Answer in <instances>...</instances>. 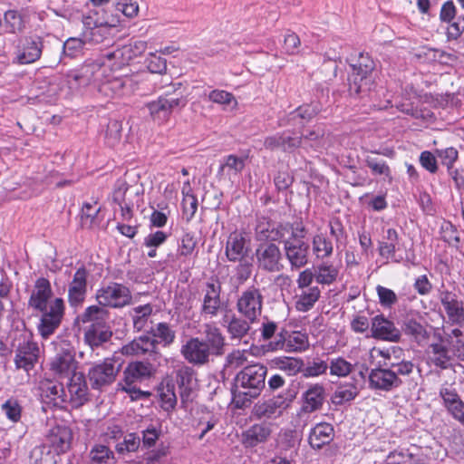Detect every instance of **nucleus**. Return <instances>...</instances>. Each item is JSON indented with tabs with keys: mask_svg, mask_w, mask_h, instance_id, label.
Wrapping results in <instances>:
<instances>
[{
	"mask_svg": "<svg viewBox=\"0 0 464 464\" xmlns=\"http://www.w3.org/2000/svg\"><path fill=\"white\" fill-rule=\"evenodd\" d=\"M267 368L261 363L244 366L234 379L232 395L235 406L238 409L247 407L256 399L266 386Z\"/></svg>",
	"mask_w": 464,
	"mask_h": 464,
	"instance_id": "obj_1",
	"label": "nucleus"
},
{
	"mask_svg": "<svg viewBox=\"0 0 464 464\" xmlns=\"http://www.w3.org/2000/svg\"><path fill=\"white\" fill-rule=\"evenodd\" d=\"M306 228L302 223H296L292 237L284 241L283 254L289 262L292 271L304 267L309 262L310 246L304 240Z\"/></svg>",
	"mask_w": 464,
	"mask_h": 464,
	"instance_id": "obj_2",
	"label": "nucleus"
},
{
	"mask_svg": "<svg viewBox=\"0 0 464 464\" xmlns=\"http://www.w3.org/2000/svg\"><path fill=\"white\" fill-rule=\"evenodd\" d=\"M353 71L348 77L349 92L358 95L370 91L373 84L372 72L374 62L368 55L360 53L355 63L351 64Z\"/></svg>",
	"mask_w": 464,
	"mask_h": 464,
	"instance_id": "obj_3",
	"label": "nucleus"
},
{
	"mask_svg": "<svg viewBox=\"0 0 464 464\" xmlns=\"http://www.w3.org/2000/svg\"><path fill=\"white\" fill-rule=\"evenodd\" d=\"M329 228L330 237L325 233L319 232L312 238V250L316 259L324 260L334 254V245L332 238L334 239L337 249L343 240L346 238L343 226L338 219L331 221Z\"/></svg>",
	"mask_w": 464,
	"mask_h": 464,
	"instance_id": "obj_4",
	"label": "nucleus"
},
{
	"mask_svg": "<svg viewBox=\"0 0 464 464\" xmlns=\"http://www.w3.org/2000/svg\"><path fill=\"white\" fill-rule=\"evenodd\" d=\"M41 314L37 325L39 334L48 339L60 327L65 314V304L63 298L56 297L42 309H34Z\"/></svg>",
	"mask_w": 464,
	"mask_h": 464,
	"instance_id": "obj_5",
	"label": "nucleus"
},
{
	"mask_svg": "<svg viewBox=\"0 0 464 464\" xmlns=\"http://www.w3.org/2000/svg\"><path fill=\"white\" fill-rule=\"evenodd\" d=\"M254 256L256 266L260 271L279 273L285 268L283 251L276 243H259L255 249Z\"/></svg>",
	"mask_w": 464,
	"mask_h": 464,
	"instance_id": "obj_6",
	"label": "nucleus"
},
{
	"mask_svg": "<svg viewBox=\"0 0 464 464\" xmlns=\"http://www.w3.org/2000/svg\"><path fill=\"white\" fill-rule=\"evenodd\" d=\"M263 301L261 290L251 285L242 291L238 296L236 309L241 316L257 322L263 311Z\"/></svg>",
	"mask_w": 464,
	"mask_h": 464,
	"instance_id": "obj_7",
	"label": "nucleus"
},
{
	"mask_svg": "<svg viewBox=\"0 0 464 464\" xmlns=\"http://www.w3.org/2000/svg\"><path fill=\"white\" fill-rule=\"evenodd\" d=\"M133 80L128 75L116 76L113 73H106L103 68V76L97 83L98 92L108 99L127 95L132 91Z\"/></svg>",
	"mask_w": 464,
	"mask_h": 464,
	"instance_id": "obj_8",
	"label": "nucleus"
},
{
	"mask_svg": "<svg viewBox=\"0 0 464 464\" xmlns=\"http://www.w3.org/2000/svg\"><path fill=\"white\" fill-rule=\"evenodd\" d=\"M96 300L106 308H122L131 304L132 296L130 288L126 285L111 283L97 290Z\"/></svg>",
	"mask_w": 464,
	"mask_h": 464,
	"instance_id": "obj_9",
	"label": "nucleus"
},
{
	"mask_svg": "<svg viewBox=\"0 0 464 464\" xmlns=\"http://www.w3.org/2000/svg\"><path fill=\"white\" fill-rule=\"evenodd\" d=\"M121 364L111 358H106L103 362L93 364L88 371V379L92 388L102 389L111 384L119 372Z\"/></svg>",
	"mask_w": 464,
	"mask_h": 464,
	"instance_id": "obj_10",
	"label": "nucleus"
},
{
	"mask_svg": "<svg viewBox=\"0 0 464 464\" xmlns=\"http://www.w3.org/2000/svg\"><path fill=\"white\" fill-rule=\"evenodd\" d=\"M40 349L29 334H23L15 349L14 364L17 369L32 370L38 361Z\"/></svg>",
	"mask_w": 464,
	"mask_h": 464,
	"instance_id": "obj_11",
	"label": "nucleus"
},
{
	"mask_svg": "<svg viewBox=\"0 0 464 464\" xmlns=\"http://www.w3.org/2000/svg\"><path fill=\"white\" fill-rule=\"evenodd\" d=\"M187 101L182 94L166 95L148 103V109L154 121L163 122L169 119L175 108L184 107Z\"/></svg>",
	"mask_w": 464,
	"mask_h": 464,
	"instance_id": "obj_12",
	"label": "nucleus"
},
{
	"mask_svg": "<svg viewBox=\"0 0 464 464\" xmlns=\"http://www.w3.org/2000/svg\"><path fill=\"white\" fill-rule=\"evenodd\" d=\"M43 48V39L39 36H25L20 39L15 53L17 63L29 64L38 61L42 55Z\"/></svg>",
	"mask_w": 464,
	"mask_h": 464,
	"instance_id": "obj_13",
	"label": "nucleus"
},
{
	"mask_svg": "<svg viewBox=\"0 0 464 464\" xmlns=\"http://www.w3.org/2000/svg\"><path fill=\"white\" fill-rule=\"evenodd\" d=\"M438 297L443 305L451 325L461 326L464 324V304L458 295L447 289H439Z\"/></svg>",
	"mask_w": 464,
	"mask_h": 464,
	"instance_id": "obj_14",
	"label": "nucleus"
},
{
	"mask_svg": "<svg viewBox=\"0 0 464 464\" xmlns=\"http://www.w3.org/2000/svg\"><path fill=\"white\" fill-rule=\"evenodd\" d=\"M222 306L221 284L218 281H209L206 284L200 314L205 318H215Z\"/></svg>",
	"mask_w": 464,
	"mask_h": 464,
	"instance_id": "obj_15",
	"label": "nucleus"
},
{
	"mask_svg": "<svg viewBox=\"0 0 464 464\" xmlns=\"http://www.w3.org/2000/svg\"><path fill=\"white\" fill-rule=\"evenodd\" d=\"M326 400V391L323 384L314 383L307 387L301 395L302 405L299 416L319 411L323 409Z\"/></svg>",
	"mask_w": 464,
	"mask_h": 464,
	"instance_id": "obj_16",
	"label": "nucleus"
},
{
	"mask_svg": "<svg viewBox=\"0 0 464 464\" xmlns=\"http://www.w3.org/2000/svg\"><path fill=\"white\" fill-rule=\"evenodd\" d=\"M180 353L186 361L197 366L205 365L214 359L199 337L189 338L182 345Z\"/></svg>",
	"mask_w": 464,
	"mask_h": 464,
	"instance_id": "obj_17",
	"label": "nucleus"
},
{
	"mask_svg": "<svg viewBox=\"0 0 464 464\" xmlns=\"http://www.w3.org/2000/svg\"><path fill=\"white\" fill-rule=\"evenodd\" d=\"M103 68L98 63H89L68 73V82L72 87L87 86L93 82L97 87L100 78L103 76Z\"/></svg>",
	"mask_w": 464,
	"mask_h": 464,
	"instance_id": "obj_18",
	"label": "nucleus"
},
{
	"mask_svg": "<svg viewBox=\"0 0 464 464\" xmlns=\"http://www.w3.org/2000/svg\"><path fill=\"white\" fill-rule=\"evenodd\" d=\"M214 358L221 357L226 351V337L214 323L203 325V337L200 338Z\"/></svg>",
	"mask_w": 464,
	"mask_h": 464,
	"instance_id": "obj_19",
	"label": "nucleus"
},
{
	"mask_svg": "<svg viewBox=\"0 0 464 464\" xmlns=\"http://www.w3.org/2000/svg\"><path fill=\"white\" fill-rule=\"evenodd\" d=\"M403 383L392 371L385 367L372 369L369 373V385L372 390L391 392L398 389Z\"/></svg>",
	"mask_w": 464,
	"mask_h": 464,
	"instance_id": "obj_20",
	"label": "nucleus"
},
{
	"mask_svg": "<svg viewBox=\"0 0 464 464\" xmlns=\"http://www.w3.org/2000/svg\"><path fill=\"white\" fill-rule=\"evenodd\" d=\"M39 389L42 401L46 405L63 408V404L68 401V394L60 382L44 380L40 382Z\"/></svg>",
	"mask_w": 464,
	"mask_h": 464,
	"instance_id": "obj_21",
	"label": "nucleus"
},
{
	"mask_svg": "<svg viewBox=\"0 0 464 464\" xmlns=\"http://www.w3.org/2000/svg\"><path fill=\"white\" fill-rule=\"evenodd\" d=\"M72 432L65 425H56L51 428L46 435L45 444L57 455L69 450L72 445Z\"/></svg>",
	"mask_w": 464,
	"mask_h": 464,
	"instance_id": "obj_22",
	"label": "nucleus"
},
{
	"mask_svg": "<svg viewBox=\"0 0 464 464\" xmlns=\"http://www.w3.org/2000/svg\"><path fill=\"white\" fill-rule=\"evenodd\" d=\"M250 247L246 237L240 232L234 231L227 237L225 255L228 261L237 263V260L248 258Z\"/></svg>",
	"mask_w": 464,
	"mask_h": 464,
	"instance_id": "obj_23",
	"label": "nucleus"
},
{
	"mask_svg": "<svg viewBox=\"0 0 464 464\" xmlns=\"http://www.w3.org/2000/svg\"><path fill=\"white\" fill-rule=\"evenodd\" d=\"M88 272L82 266L76 270L68 286V303L72 307L80 306L87 293Z\"/></svg>",
	"mask_w": 464,
	"mask_h": 464,
	"instance_id": "obj_24",
	"label": "nucleus"
},
{
	"mask_svg": "<svg viewBox=\"0 0 464 464\" xmlns=\"http://www.w3.org/2000/svg\"><path fill=\"white\" fill-rule=\"evenodd\" d=\"M77 368L74 355L69 350H62L55 354L50 362V370L58 378H70Z\"/></svg>",
	"mask_w": 464,
	"mask_h": 464,
	"instance_id": "obj_25",
	"label": "nucleus"
},
{
	"mask_svg": "<svg viewBox=\"0 0 464 464\" xmlns=\"http://www.w3.org/2000/svg\"><path fill=\"white\" fill-rule=\"evenodd\" d=\"M273 432V423L263 421L250 426L242 433V442L246 448H254L266 443Z\"/></svg>",
	"mask_w": 464,
	"mask_h": 464,
	"instance_id": "obj_26",
	"label": "nucleus"
},
{
	"mask_svg": "<svg viewBox=\"0 0 464 464\" xmlns=\"http://www.w3.org/2000/svg\"><path fill=\"white\" fill-rule=\"evenodd\" d=\"M372 337L389 342H398L401 338V331L394 323L385 318L382 314L372 318L371 324Z\"/></svg>",
	"mask_w": 464,
	"mask_h": 464,
	"instance_id": "obj_27",
	"label": "nucleus"
},
{
	"mask_svg": "<svg viewBox=\"0 0 464 464\" xmlns=\"http://www.w3.org/2000/svg\"><path fill=\"white\" fill-rule=\"evenodd\" d=\"M275 343H270L271 350H285V352H304L309 346L308 337L301 332H293L286 338L280 334Z\"/></svg>",
	"mask_w": 464,
	"mask_h": 464,
	"instance_id": "obj_28",
	"label": "nucleus"
},
{
	"mask_svg": "<svg viewBox=\"0 0 464 464\" xmlns=\"http://www.w3.org/2000/svg\"><path fill=\"white\" fill-rule=\"evenodd\" d=\"M53 296V289L50 281L45 277H38L32 289L28 306L32 309H42L50 303Z\"/></svg>",
	"mask_w": 464,
	"mask_h": 464,
	"instance_id": "obj_29",
	"label": "nucleus"
},
{
	"mask_svg": "<svg viewBox=\"0 0 464 464\" xmlns=\"http://www.w3.org/2000/svg\"><path fill=\"white\" fill-rule=\"evenodd\" d=\"M153 374L152 365L149 362H133L123 371V378L119 384H137L150 379Z\"/></svg>",
	"mask_w": 464,
	"mask_h": 464,
	"instance_id": "obj_30",
	"label": "nucleus"
},
{
	"mask_svg": "<svg viewBox=\"0 0 464 464\" xmlns=\"http://www.w3.org/2000/svg\"><path fill=\"white\" fill-rule=\"evenodd\" d=\"M87 392L84 375L81 372L72 374L68 382V401L72 407H80L87 401Z\"/></svg>",
	"mask_w": 464,
	"mask_h": 464,
	"instance_id": "obj_31",
	"label": "nucleus"
},
{
	"mask_svg": "<svg viewBox=\"0 0 464 464\" xmlns=\"http://www.w3.org/2000/svg\"><path fill=\"white\" fill-rule=\"evenodd\" d=\"M224 325L231 340H242L251 330V325L256 322L243 316L232 314L223 318Z\"/></svg>",
	"mask_w": 464,
	"mask_h": 464,
	"instance_id": "obj_32",
	"label": "nucleus"
},
{
	"mask_svg": "<svg viewBox=\"0 0 464 464\" xmlns=\"http://www.w3.org/2000/svg\"><path fill=\"white\" fill-rule=\"evenodd\" d=\"M284 410V401L281 398H273L256 403L252 414L258 420H273L280 417Z\"/></svg>",
	"mask_w": 464,
	"mask_h": 464,
	"instance_id": "obj_33",
	"label": "nucleus"
},
{
	"mask_svg": "<svg viewBox=\"0 0 464 464\" xmlns=\"http://www.w3.org/2000/svg\"><path fill=\"white\" fill-rule=\"evenodd\" d=\"M78 320L82 324L90 323L89 326H110V312L100 304L90 305L78 316Z\"/></svg>",
	"mask_w": 464,
	"mask_h": 464,
	"instance_id": "obj_34",
	"label": "nucleus"
},
{
	"mask_svg": "<svg viewBox=\"0 0 464 464\" xmlns=\"http://www.w3.org/2000/svg\"><path fill=\"white\" fill-rule=\"evenodd\" d=\"M176 381L179 385V397L182 403L192 400L196 386L194 372L189 367H183L177 372Z\"/></svg>",
	"mask_w": 464,
	"mask_h": 464,
	"instance_id": "obj_35",
	"label": "nucleus"
},
{
	"mask_svg": "<svg viewBox=\"0 0 464 464\" xmlns=\"http://www.w3.org/2000/svg\"><path fill=\"white\" fill-rule=\"evenodd\" d=\"M334 438V430L332 424L322 422L316 424L310 431L309 444L313 449L320 450L329 444Z\"/></svg>",
	"mask_w": 464,
	"mask_h": 464,
	"instance_id": "obj_36",
	"label": "nucleus"
},
{
	"mask_svg": "<svg viewBox=\"0 0 464 464\" xmlns=\"http://www.w3.org/2000/svg\"><path fill=\"white\" fill-rule=\"evenodd\" d=\"M158 341L150 335H141L130 343L123 346V353L128 355H144L149 353H156Z\"/></svg>",
	"mask_w": 464,
	"mask_h": 464,
	"instance_id": "obj_37",
	"label": "nucleus"
},
{
	"mask_svg": "<svg viewBox=\"0 0 464 464\" xmlns=\"http://www.w3.org/2000/svg\"><path fill=\"white\" fill-rule=\"evenodd\" d=\"M245 161V158L234 154L224 157L218 170V177L231 179L232 177L238 176L246 166Z\"/></svg>",
	"mask_w": 464,
	"mask_h": 464,
	"instance_id": "obj_38",
	"label": "nucleus"
},
{
	"mask_svg": "<svg viewBox=\"0 0 464 464\" xmlns=\"http://www.w3.org/2000/svg\"><path fill=\"white\" fill-rule=\"evenodd\" d=\"M379 255L389 260L399 262L400 259L396 258V251L399 249V234L394 228H388L386 234L378 244Z\"/></svg>",
	"mask_w": 464,
	"mask_h": 464,
	"instance_id": "obj_39",
	"label": "nucleus"
},
{
	"mask_svg": "<svg viewBox=\"0 0 464 464\" xmlns=\"http://www.w3.org/2000/svg\"><path fill=\"white\" fill-rule=\"evenodd\" d=\"M321 290L317 285L309 289H298L295 295V308L298 312L305 313L310 311L319 300Z\"/></svg>",
	"mask_w": 464,
	"mask_h": 464,
	"instance_id": "obj_40",
	"label": "nucleus"
},
{
	"mask_svg": "<svg viewBox=\"0 0 464 464\" xmlns=\"http://www.w3.org/2000/svg\"><path fill=\"white\" fill-rule=\"evenodd\" d=\"M112 331L110 326H89L84 333V341L93 349L110 341Z\"/></svg>",
	"mask_w": 464,
	"mask_h": 464,
	"instance_id": "obj_41",
	"label": "nucleus"
},
{
	"mask_svg": "<svg viewBox=\"0 0 464 464\" xmlns=\"http://www.w3.org/2000/svg\"><path fill=\"white\" fill-rule=\"evenodd\" d=\"M428 355L430 362L436 367L447 369L450 365V350L442 343H431L428 349Z\"/></svg>",
	"mask_w": 464,
	"mask_h": 464,
	"instance_id": "obj_42",
	"label": "nucleus"
},
{
	"mask_svg": "<svg viewBox=\"0 0 464 464\" xmlns=\"http://www.w3.org/2000/svg\"><path fill=\"white\" fill-rule=\"evenodd\" d=\"M315 281L321 285H330L336 281L339 275V268L334 264L322 260L318 266L314 267Z\"/></svg>",
	"mask_w": 464,
	"mask_h": 464,
	"instance_id": "obj_43",
	"label": "nucleus"
},
{
	"mask_svg": "<svg viewBox=\"0 0 464 464\" xmlns=\"http://www.w3.org/2000/svg\"><path fill=\"white\" fill-rule=\"evenodd\" d=\"M58 455L45 443L34 447L30 454L31 464H56Z\"/></svg>",
	"mask_w": 464,
	"mask_h": 464,
	"instance_id": "obj_44",
	"label": "nucleus"
},
{
	"mask_svg": "<svg viewBox=\"0 0 464 464\" xmlns=\"http://www.w3.org/2000/svg\"><path fill=\"white\" fill-rule=\"evenodd\" d=\"M150 334L158 341V345L169 346L176 338V332L167 323H159L151 327Z\"/></svg>",
	"mask_w": 464,
	"mask_h": 464,
	"instance_id": "obj_45",
	"label": "nucleus"
},
{
	"mask_svg": "<svg viewBox=\"0 0 464 464\" xmlns=\"http://www.w3.org/2000/svg\"><path fill=\"white\" fill-rule=\"evenodd\" d=\"M152 312L153 307L150 304L138 305L132 308L130 314L132 318L133 328L138 332L142 331L146 327Z\"/></svg>",
	"mask_w": 464,
	"mask_h": 464,
	"instance_id": "obj_46",
	"label": "nucleus"
},
{
	"mask_svg": "<svg viewBox=\"0 0 464 464\" xmlns=\"http://www.w3.org/2000/svg\"><path fill=\"white\" fill-rule=\"evenodd\" d=\"M91 464H110L114 460L113 451L106 445L94 444L89 452Z\"/></svg>",
	"mask_w": 464,
	"mask_h": 464,
	"instance_id": "obj_47",
	"label": "nucleus"
},
{
	"mask_svg": "<svg viewBox=\"0 0 464 464\" xmlns=\"http://www.w3.org/2000/svg\"><path fill=\"white\" fill-rule=\"evenodd\" d=\"M328 366L330 374L339 378L349 376L355 368V364H353L342 356L331 358L328 362Z\"/></svg>",
	"mask_w": 464,
	"mask_h": 464,
	"instance_id": "obj_48",
	"label": "nucleus"
},
{
	"mask_svg": "<svg viewBox=\"0 0 464 464\" xmlns=\"http://www.w3.org/2000/svg\"><path fill=\"white\" fill-rule=\"evenodd\" d=\"M359 390L356 385L348 383L340 385L333 394L332 401L335 405H342L344 402L351 401L356 398Z\"/></svg>",
	"mask_w": 464,
	"mask_h": 464,
	"instance_id": "obj_49",
	"label": "nucleus"
},
{
	"mask_svg": "<svg viewBox=\"0 0 464 464\" xmlns=\"http://www.w3.org/2000/svg\"><path fill=\"white\" fill-rule=\"evenodd\" d=\"M159 392L161 408L166 411L174 410L177 404V395L175 392L174 383L167 382L160 388Z\"/></svg>",
	"mask_w": 464,
	"mask_h": 464,
	"instance_id": "obj_50",
	"label": "nucleus"
},
{
	"mask_svg": "<svg viewBox=\"0 0 464 464\" xmlns=\"http://www.w3.org/2000/svg\"><path fill=\"white\" fill-rule=\"evenodd\" d=\"M274 362L278 369L284 371L289 376L302 372L303 367L304 366L302 359L293 357L276 358Z\"/></svg>",
	"mask_w": 464,
	"mask_h": 464,
	"instance_id": "obj_51",
	"label": "nucleus"
},
{
	"mask_svg": "<svg viewBox=\"0 0 464 464\" xmlns=\"http://www.w3.org/2000/svg\"><path fill=\"white\" fill-rule=\"evenodd\" d=\"M98 201L92 199V202H85L82 208V222L83 226L92 227L98 225V215L101 208H96Z\"/></svg>",
	"mask_w": 464,
	"mask_h": 464,
	"instance_id": "obj_52",
	"label": "nucleus"
},
{
	"mask_svg": "<svg viewBox=\"0 0 464 464\" xmlns=\"http://www.w3.org/2000/svg\"><path fill=\"white\" fill-rule=\"evenodd\" d=\"M378 354L383 358L382 366L390 368V363H399L401 361L406 360L404 351L399 346H392L387 349H379Z\"/></svg>",
	"mask_w": 464,
	"mask_h": 464,
	"instance_id": "obj_53",
	"label": "nucleus"
},
{
	"mask_svg": "<svg viewBox=\"0 0 464 464\" xmlns=\"http://www.w3.org/2000/svg\"><path fill=\"white\" fill-rule=\"evenodd\" d=\"M133 196H139V192H132L127 182L124 180H117L112 191V201L117 205L128 202V198H132Z\"/></svg>",
	"mask_w": 464,
	"mask_h": 464,
	"instance_id": "obj_54",
	"label": "nucleus"
},
{
	"mask_svg": "<svg viewBox=\"0 0 464 464\" xmlns=\"http://www.w3.org/2000/svg\"><path fill=\"white\" fill-rule=\"evenodd\" d=\"M121 130L122 125L121 121L117 120L109 121L104 135L105 142L109 147H114L120 142Z\"/></svg>",
	"mask_w": 464,
	"mask_h": 464,
	"instance_id": "obj_55",
	"label": "nucleus"
},
{
	"mask_svg": "<svg viewBox=\"0 0 464 464\" xmlns=\"http://www.w3.org/2000/svg\"><path fill=\"white\" fill-rule=\"evenodd\" d=\"M83 30L95 28L102 25H111V22L103 17V14L98 10H90L82 16Z\"/></svg>",
	"mask_w": 464,
	"mask_h": 464,
	"instance_id": "obj_56",
	"label": "nucleus"
},
{
	"mask_svg": "<svg viewBox=\"0 0 464 464\" xmlns=\"http://www.w3.org/2000/svg\"><path fill=\"white\" fill-rule=\"evenodd\" d=\"M102 59V67L105 69L106 67L120 69L127 65L120 47L103 53Z\"/></svg>",
	"mask_w": 464,
	"mask_h": 464,
	"instance_id": "obj_57",
	"label": "nucleus"
},
{
	"mask_svg": "<svg viewBox=\"0 0 464 464\" xmlns=\"http://www.w3.org/2000/svg\"><path fill=\"white\" fill-rule=\"evenodd\" d=\"M197 246V239L193 233L186 232L180 238L178 246V257H187L192 255Z\"/></svg>",
	"mask_w": 464,
	"mask_h": 464,
	"instance_id": "obj_58",
	"label": "nucleus"
},
{
	"mask_svg": "<svg viewBox=\"0 0 464 464\" xmlns=\"http://www.w3.org/2000/svg\"><path fill=\"white\" fill-rule=\"evenodd\" d=\"M439 395L442 400V405L446 411L461 399L457 389L450 384L441 385L439 391Z\"/></svg>",
	"mask_w": 464,
	"mask_h": 464,
	"instance_id": "obj_59",
	"label": "nucleus"
},
{
	"mask_svg": "<svg viewBox=\"0 0 464 464\" xmlns=\"http://www.w3.org/2000/svg\"><path fill=\"white\" fill-rule=\"evenodd\" d=\"M185 187L182 189L183 199H182V210L183 216L187 222H189L195 216L198 209V199L188 191H185Z\"/></svg>",
	"mask_w": 464,
	"mask_h": 464,
	"instance_id": "obj_60",
	"label": "nucleus"
},
{
	"mask_svg": "<svg viewBox=\"0 0 464 464\" xmlns=\"http://www.w3.org/2000/svg\"><path fill=\"white\" fill-rule=\"evenodd\" d=\"M114 26L111 23V25H102L95 28H90L88 30H83L82 37L84 41L92 44H99L103 41L106 35L109 34V29Z\"/></svg>",
	"mask_w": 464,
	"mask_h": 464,
	"instance_id": "obj_61",
	"label": "nucleus"
},
{
	"mask_svg": "<svg viewBox=\"0 0 464 464\" xmlns=\"http://www.w3.org/2000/svg\"><path fill=\"white\" fill-rule=\"evenodd\" d=\"M237 262L238 264L235 267L234 277L238 284L242 285L250 278L253 270V263L249 258L237 260Z\"/></svg>",
	"mask_w": 464,
	"mask_h": 464,
	"instance_id": "obj_62",
	"label": "nucleus"
},
{
	"mask_svg": "<svg viewBox=\"0 0 464 464\" xmlns=\"http://www.w3.org/2000/svg\"><path fill=\"white\" fill-rule=\"evenodd\" d=\"M376 293L380 304L384 308L391 309L398 302L397 295L390 288L378 285L376 286Z\"/></svg>",
	"mask_w": 464,
	"mask_h": 464,
	"instance_id": "obj_63",
	"label": "nucleus"
},
{
	"mask_svg": "<svg viewBox=\"0 0 464 464\" xmlns=\"http://www.w3.org/2000/svg\"><path fill=\"white\" fill-rule=\"evenodd\" d=\"M386 464H414V458L408 450H395L387 456Z\"/></svg>",
	"mask_w": 464,
	"mask_h": 464,
	"instance_id": "obj_64",
	"label": "nucleus"
}]
</instances>
